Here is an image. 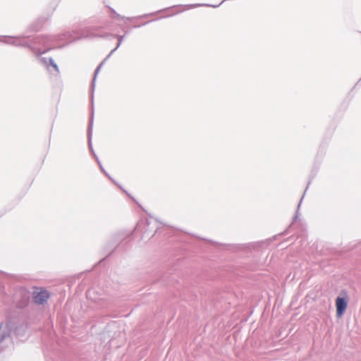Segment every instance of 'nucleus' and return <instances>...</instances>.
Listing matches in <instances>:
<instances>
[{
  "mask_svg": "<svg viewBox=\"0 0 361 361\" xmlns=\"http://www.w3.org/2000/svg\"><path fill=\"white\" fill-rule=\"evenodd\" d=\"M49 298V293L42 288H36L34 291L33 301L36 304L42 305L47 302Z\"/></svg>",
  "mask_w": 361,
  "mask_h": 361,
  "instance_id": "obj_1",
  "label": "nucleus"
},
{
  "mask_svg": "<svg viewBox=\"0 0 361 361\" xmlns=\"http://www.w3.org/2000/svg\"><path fill=\"white\" fill-rule=\"evenodd\" d=\"M347 301L344 298L340 297L336 298V307L337 317H341L343 316L347 308Z\"/></svg>",
  "mask_w": 361,
  "mask_h": 361,
  "instance_id": "obj_2",
  "label": "nucleus"
},
{
  "mask_svg": "<svg viewBox=\"0 0 361 361\" xmlns=\"http://www.w3.org/2000/svg\"><path fill=\"white\" fill-rule=\"evenodd\" d=\"M53 66H54V68L55 69H56V70H57V66H56V64H53Z\"/></svg>",
  "mask_w": 361,
  "mask_h": 361,
  "instance_id": "obj_3",
  "label": "nucleus"
}]
</instances>
